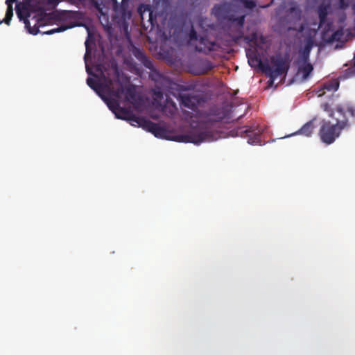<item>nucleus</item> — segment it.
Wrapping results in <instances>:
<instances>
[{
	"label": "nucleus",
	"mask_w": 355,
	"mask_h": 355,
	"mask_svg": "<svg viewBox=\"0 0 355 355\" xmlns=\"http://www.w3.org/2000/svg\"><path fill=\"white\" fill-rule=\"evenodd\" d=\"M3 22H4V19L3 20H0V24H1Z\"/></svg>",
	"instance_id": "c9c22d12"
},
{
	"label": "nucleus",
	"mask_w": 355,
	"mask_h": 355,
	"mask_svg": "<svg viewBox=\"0 0 355 355\" xmlns=\"http://www.w3.org/2000/svg\"><path fill=\"white\" fill-rule=\"evenodd\" d=\"M62 0H44L46 5L55 8Z\"/></svg>",
	"instance_id": "c756f323"
},
{
	"label": "nucleus",
	"mask_w": 355,
	"mask_h": 355,
	"mask_svg": "<svg viewBox=\"0 0 355 355\" xmlns=\"http://www.w3.org/2000/svg\"><path fill=\"white\" fill-rule=\"evenodd\" d=\"M248 58V63L252 67H259L263 72L265 73V64L266 62H263L261 59L259 54L253 51L247 54Z\"/></svg>",
	"instance_id": "ddd939ff"
},
{
	"label": "nucleus",
	"mask_w": 355,
	"mask_h": 355,
	"mask_svg": "<svg viewBox=\"0 0 355 355\" xmlns=\"http://www.w3.org/2000/svg\"><path fill=\"white\" fill-rule=\"evenodd\" d=\"M344 76L345 78H350L355 76V55L353 60V64L350 67H348L345 70Z\"/></svg>",
	"instance_id": "393cba45"
},
{
	"label": "nucleus",
	"mask_w": 355,
	"mask_h": 355,
	"mask_svg": "<svg viewBox=\"0 0 355 355\" xmlns=\"http://www.w3.org/2000/svg\"><path fill=\"white\" fill-rule=\"evenodd\" d=\"M340 8L342 9H345L348 7V3L345 0H339Z\"/></svg>",
	"instance_id": "7c9ffc66"
},
{
	"label": "nucleus",
	"mask_w": 355,
	"mask_h": 355,
	"mask_svg": "<svg viewBox=\"0 0 355 355\" xmlns=\"http://www.w3.org/2000/svg\"><path fill=\"white\" fill-rule=\"evenodd\" d=\"M322 107L323 108V110H324V111L329 112V114H330L331 112H334V111H331V110H330V109H329V104H328V103H324V104H322Z\"/></svg>",
	"instance_id": "2f4dec72"
},
{
	"label": "nucleus",
	"mask_w": 355,
	"mask_h": 355,
	"mask_svg": "<svg viewBox=\"0 0 355 355\" xmlns=\"http://www.w3.org/2000/svg\"><path fill=\"white\" fill-rule=\"evenodd\" d=\"M171 8V0H153V4H141L137 9L141 19L148 15V21L154 26L157 23V17L166 18Z\"/></svg>",
	"instance_id": "7ed1b4c3"
},
{
	"label": "nucleus",
	"mask_w": 355,
	"mask_h": 355,
	"mask_svg": "<svg viewBox=\"0 0 355 355\" xmlns=\"http://www.w3.org/2000/svg\"><path fill=\"white\" fill-rule=\"evenodd\" d=\"M69 28H70V26H65V25H61V26H58V28H52L49 31H46L44 33L47 34V35H52V34H54L56 33H60V32L64 31L67 29H68Z\"/></svg>",
	"instance_id": "b1692460"
},
{
	"label": "nucleus",
	"mask_w": 355,
	"mask_h": 355,
	"mask_svg": "<svg viewBox=\"0 0 355 355\" xmlns=\"http://www.w3.org/2000/svg\"><path fill=\"white\" fill-rule=\"evenodd\" d=\"M245 15H241L238 17H234L232 16V17H230V18H229V20L230 21H232V23H236V25L238 26L239 33H238V35L234 38L235 41H237L239 39H241L243 37L242 30L243 28V25L245 23Z\"/></svg>",
	"instance_id": "f3484780"
},
{
	"label": "nucleus",
	"mask_w": 355,
	"mask_h": 355,
	"mask_svg": "<svg viewBox=\"0 0 355 355\" xmlns=\"http://www.w3.org/2000/svg\"><path fill=\"white\" fill-rule=\"evenodd\" d=\"M197 73L205 74L211 71L214 67L213 63L208 60H201L196 62Z\"/></svg>",
	"instance_id": "2eb2a0df"
},
{
	"label": "nucleus",
	"mask_w": 355,
	"mask_h": 355,
	"mask_svg": "<svg viewBox=\"0 0 355 355\" xmlns=\"http://www.w3.org/2000/svg\"><path fill=\"white\" fill-rule=\"evenodd\" d=\"M218 113H215L214 115L216 116V121H222L226 117V112L224 110H217Z\"/></svg>",
	"instance_id": "cd10ccee"
},
{
	"label": "nucleus",
	"mask_w": 355,
	"mask_h": 355,
	"mask_svg": "<svg viewBox=\"0 0 355 355\" xmlns=\"http://www.w3.org/2000/svg\"><path fill=\"white\" fill-rule=\"evenodd\" d=\"M134 55L135 58L140 61L145 67L152 70L153 69V64L150 59L146 55V54L139 49H136L134 51Z\"/></svg>",
	"instance_id": "4468645a"
},
{
	"label": "nucleus",
	"mask_w": 355,
	"mask_h": 355,
	"mask_svg": "<svg viewBox=\"0 0 355 355\" xmlns=\"http://www.w3.org/2000/svg\"><path fill=\"white\" fill-rule=\"evenodd\" d=\"M16 12L20 20L24 19L25 26L28 29V31L30 34L35 35L39 33V28L40 26H42V23L37 25V24H39V22H37L33 26H31L30 21L27 19V17L29 16V13L28 11L27 6L26 4H17Z\"/></svg>",
	"instance_id": "6e6552de"
},
{
	"label": "nucleus",
	"mask_w": 355,
	"mask_h": 355,
	"mask_svg": "<svg viewBox=\"0 0 355 355\" xmlns=\"http://www.w3.org/2000/svg\"><path fill=\"white\" fill-rule=\"evenodd\" d=\"M180 98L183 106L193 110H195L200 103V96L193 93L180 94Z\"/></svg>",
	"instance_id": "1a4fd4ad"
},
{
	"label": "nucleus",
	"mask_w": 355,
	"mask_h": 355,
	"mask_svg": "<svg viewBox=\"0 0 355 355\" xmlns=\"http://www.w3.org/2000/svg\"><path fill=\"white\" fill-rule=\"evenodd\" d=\"M312 46L313 40L311 38H309L306 42L305 46L302 53V57L304 60H308Z\"/></svg>",
	"instance_id": "4be33fe9"
},
{
	"label": "nucleus",
	"mask_w": 355,
	"mask_h": 355,
	"mask_svg": "<svg viewBox=\"0 0 355 355\" xmlns=\"http://www.w3.org/2000/svg\"><path fill=\"white\" fill-rule=\"evenodd\" d=\"M16 0H6V3L8 5L7 10L6 12V16L4 18V23L7 25H10V21L13 16V8L12 3Z\"/></svg>",
	"instance_id": "412c9836"
},
{
	"label": "nucleus",
	"mask_w": 355,
	"mask_h": 355,
	"mask_svg": "<svg viewBox=\"0 0 355 355\" xmlns=\"http://www.w3.org/2000/svg\"><path fill=\"white\" fill-rule=\"evenodd\" d=\"M329 5H320L318 7V12L319 17V26L322 27L327 21V17L329 13Z\"/></svg>",
	"instance_id": "6ab92c4d"
},
{
	"label": "nucleus",
	"mask_w": 355,
	"mask_h": 355,
	"mask_svg": "<svg viewBox=\"0 0 355 355\" xmlns=\"http://www.w3.org/2000/svg\"><path fill=\"white\" fill-rule=\"evenodd\" d=\"M315 118L310 120L306 123L297 132H295V135L300 134L306 137H310L315 128Z\"/></svg>",
	"instance_id": "dca6fc26"
},
{
	"label": "nucleus",
	"mask_w": 355,
	"mask_h": 355,
	"mask_svg": "<svg viewBox=\"0 0 355 355\" xmlns=\"http://www.w3.org/2000/svg\"><path fill=\"white\" fill-rule=\"evenodd\" d=\"M248 137V142L250 144L257 145L261 144V135L263 132V130L259 128L248 127L246 128L243 131Z\"/></svg>",
	"instance_id": "9d476101"
},
{
	"label": "nucleus",
	"mask_w": 355,
	"mask_h": 355,
	"mask_svg": "<svg viewBox=\"0 0 355 355\" xmlns=\"http://www.w3.org/2000/svg\"><path fill=\"white\" fill-rule=\"evenodd\" d=\"M240 2L247 9H253L256 7V2L253 0H240Z\"/></svg>",
	"instance_id": "a878e982"
},
{
	"label": "nucleus",
	"mask_w": 355,
	"mask_h": 355,
	"mask_svg": "<svg viewBox=\"0 0 355 355\" xmlns=\"http://www.w3.org/2000/svg\"><path fill=\"white\" fill-rule=\"evenodd\" d=\"M354 9H355V6H354Z\"/></svg>",
	"instance_id": "58836bf2"
},
{
	"label": "nucleus",
	"mask_w": 355,
	"mask_h": 355,
	"mask_svg": "<svg viewBox=\"0 0 355 355\" xmlns=\"http://www.w3.org/2000/svg\"><path fill=\"white\" fill-rule=\"evenodd\" d=\"M146 130L153 133L156 137L171 139L178 142L193 143L199 144L205 141L217 140L220 136L213 129V124L210 121L200 123L197 126L192 128L189 132L184 135H177L169 138L168 132L164 127L151 121L147 123Z\"/></svg>",
	"instance_id": "f257e3e1"
},
{
	"label": "nucleus",
	"mask_w": 355,
	"mask_h": 355,
	"mask_svg": "<svg viewBox=\"0 0 355 355\" xmlns=\"http://www.w3.org/2000/svg\"><path fill=\"white\" fill-rule=\"evenodd\" d=\"M291 6L287 10V17L290 21L297 22L301 20L302 11L298 4L291 2Z\"/></svg>",
	"instance_id": "f8f14e48"
},
{
	"label": "nucleus",
	"mask_w": 355,
	"mask_h": 355,
	"mask_svg": "<svg viewBox=\"0 0 355 355\" xmlns=\"http://www.w3.org/2000/svg\"><path fill=\"white\" fill-rule=\"evenodd\" d=\"M112 68L114 78L110 94L117 98H120L124 94L125 101L135 104L137 101L135 86L130 85L125 88L119 80V71L116 64H112Z\"/></svg>",
	"instance_id": "20e7f679"
},
{
	"label": "nucleus",
	"mask_w": 355,
	"mask_h": 355,
	"mask_svg": "<svg viewBox=\"0 0 355 355\" xmlns=\"http://www.w3.org/2000/svg\"><path fill=\"white\" fill-rule=\"evenodd\" d=\"M153 94L156 98H162L163 97V93L161 91L155 90Z\"/></svg>",
	"instance_id": "473e14b6"
},
{
	"label": "nucleus",
	"mask_w": 355,
	"mask_h": 355,
	"mask_svg": "<svg viewBox=\"0 0 355 355\" xmlns=\"http://www.w3.org/2000/svg\"><path fill=\"white\" fill-rule=\"evenodd\" d=\"M189 40L190 42L198 40V34L193 26H192L189 33Z\"/></svg>",
	"instance_id": "bb28decb"
},
{
	"label": "nucleus",
	"mask_w": 355,
	"mask_h": 355,
	"mask_svg": "<svg viewBox=\"0 0 355 355\" xmlns=\"http://www.w3.org/2000/svg\"><path fill=\"white\" fill-rule=\"evenodd\" d=\"M303 30V26H301L300 28V31H302Z\"/></svg>",
	"instance_id": "e433bc0d"
},
{
	"label": "nucleus",
	"mask_w": 355,
	"mask_h": 355,
	"mask_svg": "<svg viewBox=\"0 0 355 355\" xmlns=\"http://www.w3.org/2000/svg\"><path fill=\"white\" fill-rule=\"evenodd\" d=\"M87 72L89 73V74H91L92 72L90 71V69L89 68H87Z\"/></svg>",
	"instance_id": "f704fd0d"
},
{
	"label": "nucleus",
	"mask_w": 355,
	"mask_h": 355,
	"mask_svg": "<svg viewBox=\"0 0 355 355\" xmlns=\"http://www.w3.org/2000/svg\"><path fill=\"white\" fill-rule=\"evenodd\" d=\"M107 105L109 106L110 109L114 112L116 118L121 119H127L130 121L131 125H137L146 130L148 125L147 123L149 122L150 120L130 114V113L125 108L120 107L119 103L116 100L110 101L107 103Z\"/></svg>",
	"instance_id": "423d86ee"
},
{
	"label": "nucleus",
	"mask_w": 355,
	"mask_h": 355,
	"mask_svg": "<svg viewBox=\"0 0 355 355\" xmlns=\"http://www.w3.org/2000/svg\"><path fill=\"white\" fill-rule=\"evenodd\" d=\"M354 118L355 116V107L352 105H338L334 112L329 116L336 121L331 124L330 121L322 120L319 130V136L322 142L331 144L340 136L341 131L349 126V119L346 114Z\"/></svg>",
	"instance_id": "f03ea898"
},
{
	"label": "nucleus",
	"mask_w": 355,
	"mask_h": 355,
	"mask_svg": "<svg viewBox=\"0 0 355 355\" xmlns=\"http://www.w3.org/2000/svg\"><path fill=\"white\" fill-rule=\"evenodd\" d=\"M338 87L339 83L337 81L326 83L323 85V89L328 91H336Z\"/></svg>",
	"instance_id": "5701e85b"
},
{
	"label": "nucleus",
	"mask_w": 355,
	"mask_h": 355,
	"mask_svg": "<svg viewBox=\"0 0 355 355\" xmlns=\"http://www.w3.org/2000/svg\"><path fill=\"white\" fill-rule=\"evenodd\" d=\"M101 78L103 80V83H102L96 81L92 78L88 77L87 78V84L90 88L95 91L99 96L104 99L101 92L103 91H107L110 94L111 93L112 87L114 83V79L106 76L103 73H102Z\"/></svg>",
	"instance_id": "0eeeda50"
},
{
	"label": "nucleus",
	"mask_w": 355,
	"mask_h": 355,
	"mask_svg": "<svg viewBox=\"0 0 355 355\" xmlns=\"http://www.w3.org/2000/svg\"><path fill=\"white\" fill-rule=\"evenodd\" d=\"M313 65L306 60L299 66L297 73L302 75V80H305L308 78L311 73L313 71Z\"/></svg>",
	"instance_id": "a211bd4d"
},
{
	"label": "nucleus",
	"mask_w": 355,
	"mask_h": 355,
	"mask_svg": "<svg viewBox=\"0 0 355 355\" xmlns=\"http://www.w3.org/2000/svg\"><path fill=\"white\" fill-rule=\"evenodd\" d=\"M270 61L272 67L266 61L264 69L266 75L270 77V80L272 83L277 77L287 73L289 69V64L286 58L280 55L272 56Z\"/></svg>",
	"instance_id": "39448f33"
},
{
	"label": "nucleus",
	"mask_w": 355,
	"mask_h": 355,
	"mask_svg": "<svg viewBox=\"0 0 355 355\" xmlns=\"http://www.w3.org/2000/svg\"><path fill=\"white\" fill-rule=\"evenodd\" d=\"M324 40L329 44H333L335 42H344L345 38L343 29L336 31L327 39H324Z\"/></svg>",
	"instance_id": "aec40b11"
},
{
	"label": "nucleus",
	"mask_w": 355,
	"mask_h": 355,
	"mask_svg": "<svg viewBox=\"0 0 355 355\" xmlns=\"http://www.w3.org/2000/svg\"><path fill=\"white\" fill-rule=\"evenodd\" d=\"M156 77L161 78V75L157 72L153 73L151 75L152 79L157 81Z\"/></svg>",
	"instance_id": "72a5a7b5"
},
{
	"label": "nucleus",
	"mask_w": 355,
	"mask_h": 355,
	"mask_svg": "<svg viewBox=\"0 0 355 355\" xmlns=\"http://www.w3.org/2000/svg\"><path fill=\"white\" fill-rule=\"evenodd\" d=\"M268 6H269V5H266V6H262V8H267Z\"/></svg>",
	"instance_id": "4c0bfd02"
},
{
	"label": "nucleus",
	"mask_w": 355,
	"mask_h": 355,
	"mask_svg": "<svg viewBox=\"0 0 355 355\" xmlns=\"http://www.w3.org/2000/svg\"><path fill=\"white\" fill-rule=\"evenodd\" d=\"M128 7V3L126 0H122L121 4L120 6V12L122 15H125V12L127 11Z\"/></svg>",
	"instance_id": "c85d7f7f"
},
{
	"label": "nucleus",
	"mask_w": 355,
	"mask_h": 355,
	"mask_svg": "<svg viewBox=\"0 0 355 355\" xmlns=\"http://www.w3.org/2000/svg\"><path fill=\"white\" fill-rule=\"evenodd\" d=\"M216 44L215 42L209 41L206 37H200L198 44L196 45V50L198 52L209 53L215 50Z\"/></svg>",
	"instance_id": "9b49d317"
}]
</instances>
